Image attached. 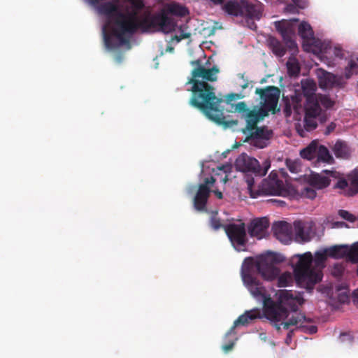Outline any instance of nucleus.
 I'll list each match as a JSON object with an SVG mask.
<instances>
[{
  "mask_svg": "<svg viewBox=\"0 0 358 358\" xmlns=\"http://www.w3.org/2000/svg\"><path fill=\"white\" fill-rule=\"evenodd\" d=\"M338 215L343 219L351 222H353L356 220V217L354 215L351 214L350 213L345 210H339Z\"/></svg>",
  "mask_w": 358,
  "mask_h": 358,
  "instance_id": "obj_39",
  "label": "nucleus"
},
{
  "mask_svg": "<svg viewBox=\"0 0 358 358\" xmlns=\"http://www.w3.org/2000/svg\"><path fill=\"white\" fill-rule=\"evenodd\" d=\"M192 87L189 104L199 109L208 119L224 128L236 126L237 120H226L223 109L220 108L222 99L216 96L214 88L208 83H191Z\"/></svg>",
  "mask_w": 358,
  "mask_h": 358,
  "instance_id": "obj_2",
  "label": "nucleus"
},
{
  "mask_svg": "<svg viewBox=\"0 0 358 358\" xmlns=\"http://www.w3.org/2000/svg\"><path fill=\"white\" fill-rule=\"evenodd\" d=\"M268 44L272 52L278 57H282L286 53V48L280 41L275 37H269Z\"/></svg>",
  "mask_w": 358,
  "mask_h": 358,
  "instance_id": "obj_27",
  "label": "nucleus"
},
{
  "mask_svg": "<svg viewBox=\"0 0 358 358\" xmlns=\"http://www.w3.org/2000/svg\"><path fill=\"white\" fill-rule=\"evenodd\" d=\"M224 231L233 245L244 246L246 244L248 238L245 224L243 222L226 224Z\"/></svg>",
  "mask_w": 358,
  "mask_h": 358,
  "instance_id": "obj_15",
  "label": "nucleus"
},
{
  "mask_svg": "<svg viewBox=\"0 0 358 358\" xmlns=\"http://www.w3.org/2000/svg\"><path fill=\"white\" fill-rule=\"evenodd\" d=\"M192 66H196L192 71V77L189 78L187 83H206L207 81H215L217 79V73L219 69L216 66L211 69H206L201 64L199 59L191 62Z\"/></svg>",
  "mask_w": 358,
  "mask_h": 358,
  "instance_id": "obj_13",
  "label": "nucleus"
},
{
  "mask_svg": "<svg viewBox=\"0 0 358 358\" xmlns=\"http://www.w3.org/2000/svg\"><path fill=\"white\" fill-rule=\"evenodd\" d=\"M236 168L245 173L254 174L255 176H265L271 167L270 161L266 159L262 165L259 164L258 160L254 157L248 156L245 153L241 154L235 162Z\"/></svg>",
  "mask_w": 358,
  "mask_h": 358,
  "instance_id": "obj_10",
  "label": "nucleus"
},
{
  "mask_svg": "<svg viewBox=\"0 0 358 358\" xmlns=\"http://www.w3.org/2000/svg\"><path fill=\"white\" fill-rule=\"evenodd\" d=\"M327 249L316 251L314 257L310 252L294 255L291 259L294 278L298 284L311 287L320 282L322 269L328 257Z\"/></svg>",
  "mask_w": 358,
  "mask_h": 358,
  "instance_id": "obj_3",
  "label": "nucleus"
},
{
  "mask_svg": "<svg viewBox=\"0 0 358 358\" xmlns=\"http://www.w3.org/2000/svg\"><path fill=\"white\" fill-rule=\"evenodd\" d=\"M285 261V257L280 254L268 252L260 255L255 261L252 258L245 259L242 266L241 275L243 279L244 273H249L252 278L251 270L255 267L263 278L273 280L278 278V285L280 287H287L291 280V275L288 273L280 275V270L278 265ZM257 280V278H255Z\"/></svg>",
  "mask_w": 358,
  "mask_h": 358,
  "instance_id": "obj_5",
  "label": "nucleus"
},
{
  "mask_svg": "<svg viewBox=\"0 0 358 358\" xmlns=\"http://www.w3.org/2000/svg\"><path fill=\"white\" fill-rule=\"evenodd\" d=\"M261 310L259 308H253L246 310L243 314L240 315L234 322L233 326L227 332L225 336L227 337L231 334H236L235 329L239 325L247 326L248 324L257 318H262Z\"/></svg>",
  "mask_w": 358,
  "mask_h": 358,
  "instance_id": "obj_21",
  "label": "nucleus"
},
{
  "mask_svg": "<svg viewBox=\"0 0 358 358\" xmlns=\"http://www.w3.org/2000/svg\"><path fill=\"white\" fill-rule=\"evenodd\" d=\"M255 93L259 95L262 100V109L274 114L280 97L279 88L275 86H268L264 89L257 88Z\"/></svg>",
  "mask_w": 358,
  "mask_h": 358,
  "instance_id": "obj_12",
  "label": "nucleus"
},
{
  "mask_svg": "<svg viewBox=\"0 0 358 358\" xmlns=\"http://www.w3.org/2000/svg\"><path fill=\"white\" fill-rule=\"evenodd\" d=\"M332 150L337 158L343 159H349L352 152L348 144L345 141L341 140H338L336 142L332 148Z\"/></svg>",
  "mask_w": 358,
  "mask_h": 358,
  "instance_id": "obj_25",
  "label": "nucleus"
},
{
  "mask_svg": "<svg viewBox=\"0 0 358 358\" xmlns=\"http://www.w3.org/2000/svg\"><path fill=\"white\" fill-rule=\"evenodd\" d=\"M246 182L250 196L252 198H257L261 195H275L296 199L300 198L313 199L317 195V193L310 187L298 189L293 185H285L282 180L278 179H264L257 189H255V185L253 178L248 176Z\"/></svg>",
  "mask_w": 358,
  "mask_h": 358,
  "instance_id": "obj_6",
  "label": "nucleus"
},
{
  "mask_svg": "<svg viewBox=\"0 0 358 358\" xmlns=\"http://www.w3.org/2000/svg\"><path fill=\"white\" fill-rule=\"evenodd\" d=\"M285 111L287 113H290V112H291V106H290L289 104L286 103Z\"/></svg>",
  "mask_w": 358,
  "mask_h": 358,
  "instance_id": "obj_52",
  "label": "nucleus"
},
{
  "mask_svg": "<svg viewBox=\"0 0 358 358\" xmlns=\"http://www.w3.org/2000/svg\"><path fill=\"white\" fill-rule=\"evenodd\" d=\"M212 2L214 5L222 4L224 2V0H208Z\"/></svg>",
  "mask_w": 358,
  "mask_h": 358,
  "instance_id": "obj_51",
  "label": "nucleus"
},
{
  "mask_svg": "<svg viewBox=\"0 0 358 358\" xmlns=\"http://www.w3.org/2000/svg\"><path fill=\"white\" fill-rule=\"evenodd\" d=\"M327 252L330 257L334 259L346 258V245H334L327 248Z\"/></svg>",
  "mask_w": 358,
  "mask_h": 358,
  "instance_id": "obj_28",
  "label": "nucleus"
},
{
  "mask_svg": "<svg viewBox=\"0 0 358 358\" xmlns=\"http://www.w3.org/2000/svg\"><path fill=\"white\" fill-rule=\"evenodd\" d=\"M272 230L275 237L284 244H289L292 240V227L285 221L276 222L273 224Z\"/></svg>",
  "mask_w": 358,
  "mask_h": 358,
  "instance_id": "obj_20",
  "label": "nucleus"
},
{
  "mask_svg": "<svg viewBox=\"0 0 358 358\" xmlns=\"http://www.w3.org/2000/svg\"><path fill=\"white\" fill-rule=\"evenodd\" d=\"M317 146L316 143L312 142L309 145L301 150V157L308 160L315 159L317 156Z\"/></svg>",
  "mask_w": 358,
  "mask_h": 358,
  "instance_id": "obj_29",
  "label": "nucleus"
},
{
  "mask_svg": "<svg viewBox=\"0 0 358 358\" xmlns=\"http://www.w3.org/2000/svg\"><path fill=\"white\" fill-rule=\"evenodd\" d=\"M316 99H317V106L320 110V115H322L321 106H322L326 109H330L335 104V101L334 100L331 99L329 97V96L325 95V94H317Z\"/></svg>",
  "mask_w": 358,
  "mask_h": 358,
  "instance_id": "obj_30",
  "label": "nucleus"
},
{
  "mask_svg": "<svg viewBox=\"0 0 358 358\" xmlns=\"http://www.w3.org/2000/svg\"><path fill=\"white\" fill-rule=\"evenodd\" d=\"M131 5V10L126 13V21L130 22L134 28L129 31L131 36L140 29L142 32H154L160 31L164 33H170L175 30L176 23L168 17L164 12L157 14L148 13L141 20H138L137 15L145 8L144 0H125Z\"/></svg>",
  "mask_w": 358,
  "mask_h": 358,
  "instance_id": "obj_4",
  "label": "nucleus"
},
{
  "mask_svg": "<svg viewBox=\"0 0 358 358\" xmlns=\"http://www.w3.org/2000/svg\"><path fill=\"white\" fill-rule=\"evenodd\" d=\"M98 12L103 15L108 20H113L115 27L113 29V34L120 41L121 44L129 43L126 35H129V31H132L134 26L130 22L126 21L127 15L119 10L118 6L111 2L107 1L101 4L97 8Z\"/></svg>",
  "mask_w": 358,
  "mask_h": 358,
  "instance_id": "obj_8",
  "label": "nucleus"
},
{
  "mask_svg": "<svg viewBox=\"0 0 358 358\" xmlns=\"http://www.w3.org/2000/svg\"><path fill=\"white\" fill-rule=\"evenodd\" d=\"M104 41H105V43L106 45V46L108 48H112L113 47V45L111 43V38H110V36L108 34H105V35H104Z\"/></svg>",
  "mask_w": 358,
  "mask_h": 358,
  "instance_id": "obj_47",
  "label": "nucleus"
},
{
  "mask_svg": "<svg viewBox=\"0 0 358 358\" xmlns=\"http://www.w3.org/2000/svg\"><path fill=\"white\" fill-rule=\"evenodd\" d=\"M238 76H239V77L241 78H242L243 80H245V75H244V73L239 74Z\"/></svg>",
  "mask_w": 358,
  "mask_h": 358,
  "instance_id": "obj_55",
  "label": "nucleus"
},
{
  "mask_svg": "<svg viewBox=\"0 0 358 358\" xmlns=\"http://www.w3.org/2000/svg\"><path fill=\"white\" fill-rule=\"evenodd\" d=\"M227 180V176H225V178L223 179V182L225 183Z\"/></svg>",
  "mask_w": 358,
  "mask_h": 358,
  "instance_id": "obj_57",
  "label": "nucleus"
},
{
  "mask_svg": "<svg viewBox=\"0 0 358 358\" xmlns=\"http://www.w3.org/2000/svg\"><path fill=\"white\" fill-rule=\"evenodd\" d=\"M319 85L322 89L342 88L345 82L342 76L334 75L323 69H319L317 72Z\"/></svg>",
  "mask_w": 358,
  "mask_h": 358,
  "instance_id": "obj_16",
  "label": "nucleus"
},
{
  "mask_svg": "<svg viewBox=\"0 0 358 358\" xmlns=\"http://www.w3.org/2000/svg\"><path fill=\"white\" fill-rule=\"evenodd\" d=\"M235 111H237L239 113H243V112L248 111L246 103L243 101L238 103L235 106Z\"/></svg>",
  "mask_w": 358,
  "mask_h": 358,
  "instance_id": "obj_41",
  "label": "nucleus"
},
{
  "mask_svg": "<svg viewBox=\"0 0 358 358\" xmlns=\"http://www.w3.org/2000/svg\"><path fill=\"white\" fill-rule=\"evenodd\" d=\"M295 6L300 8H304L306 7V2L303 0H292Z\"/></svg>",
  "mask_w": 358,
  "mask_h": 358,
  "instance_id": "obj_46",
  "label": "nucleus"
},
{
  "mask_svg": "<svg viewBox=\"0 0 358 358\" xmlns=\"http://www.w3.org/2000/svg\"><path fill=\"white\" fill-rule=\"evenodd\" d=\"M190 37L189 33H185L182 30L179 35H176L173 39H175L177 42H180L182 39L188 38Z\"/></svg>",
  "mask_w": 358,
  "mask_h": 358,
  "instance_id": "obj_42",
  "label": "nucleus"
},
{
  "mask_svg": "<svg viewBox=\"0 0 358 358\" xmlns=\"http://www.w3.org/2000/svg\"><path fill=\"white\" fill-rule=\"evenodd\" d=\"M346 258L352 263L358 262V241L351 246L346 245Z\"/></svg>",
  "mask_w": 358,
  "mask_h": 358,
  "instance_id": "obj_33",
  "label": "nucleus"
},
{
  "mask_svg": "<svg viewBox=\"0 0 358 358\" xmlns=\"http://www.w3.org/2000/svg\"><path fill=\"white\" fill-rule=\"evenodd\" d=\"M215 195L220 199H222V193L219 190H215L213 191Z\"/></svg>",
  "mask_w": 358,
  "mask_h": 358,
  "instance_id": "obj_50",
  "label": "nucleus"
},
{
  "mask_svg": "<svg viewBox=\"0 0 358 358\" xmlns=\"http://www.w3.org/2000/svg\"><path fill=\"white\" fill-rule=\"evenodd\" d=\"M346 77L348 78L351 75L358 73V62L350 60L348 66L346 68Z\"/></svg>",
  "mask_w": 358,
  "mask_h": 358,
  "instance_id": "obj_38",
  "label": "nucleus"
},
{
  "mask_svg": "<svg viewBox=\"0 0 358 358\" xmlns=\"http://www.w3.org/2000/svg\"><path fill=\"white\" fill-rule=\"evenodd\" d=\"M350 187L348 194L350 196L358 193V169H355L348 176Z\"/></svg>",
  "mask_w": 358,
  "mask_h": 358,
  "instance_id": "obj_31",
  "label": "nucleus"
},
{
  "mask_svg": "<svg viewBox=\"0 0 358 358\" xmlns=\"http://www.w3.org/2000/svg\"><path fill=\"white\" fill-rule=\"evenodd\" d=\"M301 90H296L294 94L291 96L292 105L295 110H298L301 107L303 99H306L304 106H309L315 104L317 106L315 93L317 85L315 81L310 79H304L301 81Z\"/></svg>",
  "mask_w": 358,
  "mask_h": 358,
  "instance_id": "obj_9",
  "label": "nucleus"
},
{
  "mask_svg": "<svg viewBox=\"0 0 358 358\" xmlns=\"http://www.w3.org/2000/svg\"><path fill=\"white\" fill-rule=\"evenodd\" d=\"M338 173L334 171L324 170L321 173L312 172L306 176V181L308 186H297L296 188L302 189L310 187L315 192V189H322L330 185V178H336Z\"/></svg>",
  "mask_w": 358,
  "mask_h": 358,
  "instance_id": "obj_11",
  "label": "nucleus"
},
{
  "mask_svg": "<svg viewBox=\"0 0 358 358\" xmlns=\"http://www.w3.org/2000/svg\"><path fill=\"white\" fill-rule=\"evenodd\" d=\"M285 10L290 13H294L296 10V6L293 4H288L287 5Z\"/></svg>",
  "mask_w": 358,
  "mask_h": 358,
  "instance_id": "obj_48",
  "label": "nucleus"
},
{
  "mask_svg": "<svg viewBox=\"0 0 358 358\" xmlns=\"http://www.w3.org/2000/svg\"><path fill=\"white\" fill-rule=\"evenodd\" d=\"M305 116L303 120L304 128L307 131H311L315 129L317 127V117L321 123L326 122L327 116L325 114L320 115L318 106L315 104L309 106H304Z\"/></svg>",
  "mask_w": 358,
  "mask_h": 358,
  "instance_id": "obj_17",
  "label": "nucleus"
},
{
  "mask_svg": "<svg viewBox=\"0 0 358 358\" xmlns=\"http://www.w3.org/2000/svg\"><path fill=\"white\" fill-rule=\"evenodd\" d=\"M217 211H213L210 217V226L214 230H218L220 228H223L224 229V224H222L221 222V220L217 216Z\"/></svg>",
  "mask_w": 358,
  "mask_h": 358,
  "instance_id": "obj_34",
  "label": "nucleus"
},
{
  "mask_svg": "<svg viewBox=\"0 0 358 358\" xmlns=\"http://www.w3.org/2000/svg\"><path fill=\"white\" fill-rule=\"evenodd\" d=\"M215 182L213 176L206 178L204 182L199 185L198 190L194 198V207L198 211L206 210V203L210 194V185H213Z\"/></svg>",
  "mask_w": 358,
  "mask_h": 358,
  "instance_id": "obj_14",
  "label": "nucleus"
},
{
  "mask_svg": "<svg viewBox=\"0 0 358 358\" xmlns=\"http://www.w3.org/2000/svg\"><path fill=\"white\" fill-rule=\"evenodd\" d=\"M275 28L280 34L287 47L291 50H295L297 48V45L292 38L294 36V29L292 24L287 21L277 22Z\"/></svg>",
  "mask_w": 358,
  "mask_h": 358,
  "instance_id": "obj_18",
  "label": "nucleus"
},
{
  "mask_svg": "<svg viewBox=\"0 0 358 358\" xmlns=\"http://www.w3.org/2000/svg\"><path fill=\"white\" fill-rule=\"evenodd\" d=\"M310 331L311 333H315L317 331V327L315 326H312Z\"/></svg>",
  "mask_w": 358,
  "mask_h": 358,
  "instance_id": "obj_54",
  "label": "nucleus"
},
{
  "mask_svg": "<svg viewBox=\"0 0 358 358\" xmlns=\"http://www.w3.org/2000/svg\"><path fill=\"white\" fill-rule=\"evenodd\" d=\"M336 124L334 122H331L326 128L325 131H324V134L325 135L330 134L334 129H336Z\"/></svg>",
  "mask_w": 358,
  "mask_h": 358,
  "instance_id": "obj_44",
  "label": "nucleus"
},
{
  "mask_svg": "<svg viewBox=\"0 0 358 358\" xmlns=\"http://www.w3.org/2000/svg\"><path fill=\"white\" fill-rule=\"evenodd\" d=\"M243 282L253 296L262 300L263 315L275 322L277 330L280 329V325L285 329H288L290 326L303 328V323L310 322L305 315L296 312L298 308L296 303L297 299L293 296L292 291L280 290L277 294L278 299L275 301L270 295L266 294L262 283L247 272L243 274Z\"/></svg>",
  "mask_w": 358,
  "mask_h": 358,
  "instance_id": "obj_1",
  "label": "nucleus"
},
{
  "mask_svg": "<svg viewBox=\"0 0 358 358\" xmlns=\"http://www.w3.org/2000/svg\"><path fill=\"white\" fill-rule=\"evenodd\" d=\"M268 115L267 112L262 108L258 110H248L246 116V127L242 129L244 134H249L245 139L251 145L257 148H264L268 144V141L273 136V131L266 127H257L258 122Z\"/></svg>",
  "mask_w": 358,
  "mask_h": 358,
  "instance_id": "obj_7",
  "label": "nucleus"
},
{
  "mask_svg": "<svg viewBox=\"0 0 358 358\" xmlns=\"http://www.w3.org/2000/svg\"><path fill=\"white\" fill-rule=\"evenodd\" d=\"M357 62H358V57H357Z\"/></svg>",
  "mask_w": 358,
  "mask_h": 358,
  "instance_id": "obj_58",
  "label": "nucleus"
},
{
  "mask_svg": "<svg viewBox=\"0 0 358 358\" xmlns=\"http://www.w3.org/2000/svg\"><path fill=\"white\" fill-rule=\"evenodd\" d=\"M242 0L241 1H228L223 6V10L229 15L233 16L243 17Z\"/></svg>",
  "mask_w": 358,
  "mask_h": 358,
  "instance_id": "obj_26",
  "label": "nucleus"
},
{
  "mask_svg": "<svg viewBox=\"0 0 358 358\" xmlns=\"http://www.w3.org/2000/svg\"><path fill=\"white\" fill-rule=\"evenodd\" d=\"M294 240L297 243H306L310 241L315 235L310 223L302 221L294 222Z\"/></svg>",
  "mask_w": 358,
  "mask_h": 358,
  "instance_id": "obj_19",
  "label": "nucleus"
},
{
  "mask_svg": "<svg viewBox=\"0 0 358 358\" xmlns=\"http://www.w3.org/2000/svg\"><path fill=\"white\" fill-rule=\"evenodd\" d=\"M287 71L289 76H298L300 73V67L296 61H288L287 62Z\"/></svg>",
  "mask_w": 358,
  "mask_h": 358,
  "instance_id": "obj_35",
  "label": "nucleus"
},
{
  "mask_svg": "<svg viewBox=\"0 0 358 358\" xmlns=\"http://www.w3.org/2000/svg\"><path fill=\"white\" fill-rule=\"evenodd\" d=\"M248 85H249V83H248V80H245V83H244L243 85H241L242 89H243V90L246 89V88L248 87Z\"/></svg>",
  "mask_w": 358,
  "mask_h": 358,
  "instance_id": "obj_53",
  "label": "nucleus"
},
{
  "mask_svg": "<svg viewBox=\"0 0 358 358\" xmlns=\"http://www.w3.org/2000/svg\"><path fill=\"white\" fill-rule=\"evenodd\" d=\"M268 227L269 221L266 217L256 218L250 222L248 231L251 237L262 239L266 236Z\"/></svg>",
  "mask_w": 358,
  "mask_h": 358,
  "instance_id": "obj_22",
  "label": "nucleus"
},
{
  "mask_svg": "<svg viewBox=\"0 0 358 358\" xmlns=\"http://www.w3.org/2000/svg\"><path fill=\"white\" fill-rule=\"evenodd\" d=\"M167 10H168L169 13H170L171 14L176 15H180V16L184 15L185 14V11H186V9L185 7H183L179 4H177V3L169 5Z\"/></svg>",
  "mask_w": 358,
  "mask_h": 358,
  "instance_id": "obj_36",
  "label": "nucleus"
},
{
  "mask_svg": "<svg viewBox=\"0 0 358 358\" xmlns=\"http://www.w3.org/2000/svg\"><path fill=\"white\" fill-rule=\"evenodd\" d=\"M285 164L289 171L292 173H296L301 169L300 163L296 160L287 159Z\"/></svg>",
  "mask_w": 358,
  "mask_h": 358,
  "instance_id": "obj_37",
  "label": "nucleus"
},
{
  "mask_svg": "<svg viewBox=\"0 0 358 358\" xmlns=\"http://www.w3.org/2000/svg\"><path fill=\"white\" fill-rule=\"evenodd\" d=\"M276 202H278L280 205L285 204V202L283 201H275Z\"/></svg>",
  "mask_w": 358,
  "mask_h": 358,
  "instance_id": "obj_56",
  "label": "nucleus"
},
{
  "mask_svg": "<svg viewBox=\"0 0 358 358\" xmlns=\"http://www.w3.org/2000/svg\"><path fill=\"white\" fill-rule=\"evenodd\" d=\"M243 17L259 20L262 17V5L249 0H242Z\"/></svg>",
  "mask_w": 358,
  "mask_h": 358,
  "instance_id": "obj_23",
  "label": "nucleus"
},
{
  "mask_svg": "<svg viewBox=\"0 0 358 358\" xmlns=\"http://www.w3.org/2000/svg\"><path fill=\"white\" fill-rule=\"evenodd\" d=\"M336 188L344 189L348 187V182L345 179H340L335 185Z\"/></svg>",
  "mask_w": 358,
  "mask_h": 358,
  "instance_id": "obj_43",
  "label": "nucleus"
},
{
  "mask_svg": "<svg viewBox=\"0 0 358 358\" xmlns=\"http://www.w3.org/2000/svg\"><path fill=\"white\" fill-rule=\"evenodd\" d=\"M234 341H231L228 344L224 345L222 348L224 352H228L229 351L232 350V348L234 346Z\"/></svg>",
  "mask_w": 358,
  "mask_h": 358,
  "instance_id": "obj_45",
  "label": "nucleus"
},
{
  "mask_svg": "<svg viewBox=\"0 0 358 358\" xmlns=\"http://www.w3.org/2000/svg\"><path fill=\"white\" fill-rule=\"evenodd\" d=\"M348 300V296L347 294H341L339 297V301L344 303Z\"/></svg>",
  "mask_w": 358,
  "mask_h": 358,
  "instance_id": "obj_49",
  "label": "nucleus"
},
{
  "mask_svg": "<svg viewBox=\"0 0 358 358\" xmlns=\"http://www.w3.org/2000/svg\"><path fill=\"white\" fill-rule=\"evenodd\" d=\"M316 157L318 161H322L327 163H331L334 160L329 150L324 145L317 146Z\"/></svg>",
  "mask_w": 358,
  "mask_h": 358,
  "instance_id": "obj_32",
  "label": "nucleus"
},
{
  "mask_svg": "<svg viewBox=\"0 0 358 358\" xmlns=\"http://www.w3.org/2000/svg\"><path fill=\"white\" fill-rule=\"evenodd\" d=\"M298 32L299 35L304 41V43L303 45V48L307 50L308 49L306 46L315 39L313 29L310 24L306 22H302L299 25Z\"/></svg>",
  "mask_w": 358,
  "mask_h": 358,
  "instance_id": "obj_24",
  "label": "nucleus"
},
{
  "mask_svg": "<svg viewBox=\"0 0 358 358\" xmlns=\"http://www.w3.org/2000/svg\"><path fill=\"white\" fill-rule=\"evenodd\" d=\"M243 96H242L241 94L237 93H230L226 96V102L227 103H231V101L242 99Z\"/></svg>",
  "mask_w": 358,
  "mask_h": 358,
  "instance_id": "obj_40",
  "label": "nucleus"
}]
</instances>
